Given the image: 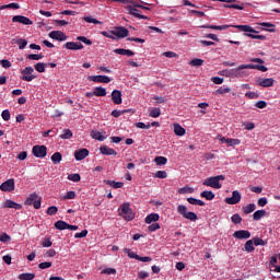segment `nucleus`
Returning <instances> with one entry per match:
<instances>
[{
	"instance_id": "0e129e2a",
	"label": "nucleus",
	"mask_w": 280,
	"mask_h": 280,
	"mask_svg": "<svg viewBox=\"0 0 280 280\" xmlns=\"http://www.w3.org/2000/svg\"><path fill=\"white\" fill-rule=\"evenodd\" d=\"M245 97H248L249 100H258L259 93H257V92H247V93H245Z\"/></svg>"
},
{
	"instance_id": "4c0bfd02",
	"label": "nucleus",
	"mask_w": 280,
	"mask_h": 280,
	"mask_svg": "<svg viewBox=\"0 0 280 280\" xmlns=\"http://www.w3.org/2000/svg\"><path fill=\"white\" fill-rule=\"evenodd\" d=\"M255 209H256L255 203H248L247 206L243 207V213H245V215H248V213H253Z\"/></svg>"
},
{
	"instance_id": "5fc2aeb1",
	"label": "nucleus",
	"mask_w": 280,
	"mask_h": 280,
	"mask_svg": "<svg viewBox=\"0 0 280 280\" xmlns=\"http://www.w3.org/2000/svg\"><path fill=\"white\" fill-rule=\"evenodd\" d=\"M101 275H117V269L108 267L103 269Z\"/></svg>"
},
{
	"instance_id": "f704fd0d",
	"label": "nucleus",
	"mask_w": 280,
	"mask_h": 280,
	"mask_svg": "<svg viewBox=\"0 0 280 280\" xmlns=\"http://www.w3.org/2000/svg\"><path fill=\"white\" fill-rule=\"evenodd\" d=\"M201 198H205L206 200H213L215 198V194L211 190H203L200 194Z\"/></svg>"
},
{
	"instance_id": "2eb2a0df",
	"label": "nucleus",
	"mask_w": 280,
	"mask_h": 280,
	"mask_svg": "<svg viewBox=\"0 0 280 280\" xmlns=\"http://www.w3.org/2000/svg\"><path fill=\"white\" fill-rule=\"evenodd\" d=\"M242 200V194H240L237 190H234L232 192V197L225 198V203L226 205H237Z\"/></svg>"
},
{
	"instance_id": "680f3d73",
	"label": "nucleus",
	"mask_w": 280,
	"mask_h": 280,
	"mask_svg": "<svg viewBox=\"0 0 280 280\" xmlns=\"http://www.w3.org/2000/svg\"><path fill=\"white\" fill-rule=\"evenodd\" d=\"M159 229H161V224L155 222V223H152L151 225H149L148 231L150 233H154V231H159Z\"/></svg>"
},
{
	"instance_id": "a19ab883",
	"label": "nucleus",
	"mask_w": 280,
	"mask_h": 280,
	"mask_svg": "<svg viewBox=\"0 0 280 280\" xmlns=\"http://www.w3.org/2000/svg\"><path fill=\"white\" fill-rule=\"evenodd\" d=\"M240 143H242L240 139L228 138V148H235V145H240Z\"/></svg>"
},
{
	"instance_id": "4d7b16f0",
	"label": "nucleus",
	"mask_w": 280,
	"mask_h": 280,
	"mask_svg": "<svg viewBox=\"0 0 280 280\" xmlns=\"http://www.w3.org/2000/svg\"><path fill=\"white\" fill-rule=\"evenodd\" d=\"M1 117H2L3 121H10V119H11L10 109L2 110Z\"/></svg>"
},
{
	"instance_id": "13d9d810",
	"label": "nucleus",
	"mask_w": 280,
	"mask_h": 280,
	"mask_svg": "<svg viewBox=\"0 0 280 280\" xmlns=\"http://www.w3.org/2000/svg\"><path fill=\"white\" fill-rule=\"evenodd\" d=\"M252 241L254 246H266V242L262 238L254 237Z\"/></svg>"
},
{
	"instance_id": "ea45409f",
	"label": "nucleus",
	"mask_w": 280,
	"mask_h": 280,
	"mask_svg": "<svg viewBox=\"0 0 280 280\" xmlns=\"http://www.w3.org/2000/svg\"><path fill=\"white\" fill-rule=\"evenodd\" d=\"M150 117H153V119H156L158 117H161V108L159 107H153L150 113H149Z\"/></svg>"
},
{
	"instance_id": "a211bd4d",
	"label": "nucleus",
	"mask_w": 280,
	"mask_h": 280,
	"mask_svg": "<svg viewBox=\"0 0 280 280\" xmlns=\"http://www.w3.org/2000/svg\"><path fill=\"white\" fill-rule=\"evenodd\" d=\"M13 23H21L22 25H34V22L25 15H15L12 18Z\"/></svg>"
},
{
	"instance_id": "b1692460",
	"label": "nucleus",
	"mask_w": 280,
	"mask_h": 280,
	"mask_svg": "<svg viewBox=\"0 0 280 280\" xmlns=\"http://www.w3.org/2000/svg\"><path fill=\"white\" fill-rule=\"evenodd\" d=\"M89 156V149H79L74 152L75 161H84Z\"/></svg>"
},
{
	"instance_id": "7c9ffc66",
	"label": "nucleus",
	"mask_w": 280,
	"mask_h": 280,
	"mask_svg": "<svg viewBox=\"0 0 280 280\" xmlns=\"http://www.w3.org/2000/svg\"><path fill=\"white\" fill-rule=\"evenodd\" d=\"M69 228V223L59 220L55 223V229H57V231H67Z\"/></svg>"
},
{
	"instance_id": "7ed1b4c3",
	"label": "nucleus",
	"mask_w": 280,
	"mask_h": 280,
	"mask_svg": "<svg viewBox=\"0 0 280 280\" xmlns=\"http://www.w3.org/2000/svg\"><path fill=\"white\" fill-rule=\"evenodd\" d=\"M118 215L125 219L126 222H132V220H135V212L132 211V208H130V202L120 205L118 208Z\"/></svg>"
},
{
	"instance_id": "bf43d9fd",
	"label": "nucleus",
	"mask_w": 280,
	"mask_h": 280,
	"mask_svg": "<svg viewBox=\"0 0 280 280\" xmlns=\"http://www.w3.org/2000/svg\"><path fill=\"white\" fill-rule=\"evenodd\" d=\"M77 40H79L80 43H84V45H93V42L86 38V36H78Z\"/></svg>"
},
{
	"instance_id": "052dcab7",
	"label": "nucleus",
	"mask_w": 280,
	"mask_h": 280,
	"mask_svg": "<svg viewBox=\"0 0 280 280\" xmlns=\"http://www.w3.org/2000/svg\"><path fill=\"white\" fill-rule=\"evenodd\" d=\"M233 224H242V217L238 213H235L231 218Z\"/></svg>"
},
{
	"instance_id": "37998d69",
	"label": "nucleus",
	"mask_w": 280,
	"mask_h": 280,
	"mask_svg": "<svg viewBox=\"0 0 280 280\" xmlns=\"http://www.w3.org/2000/svg\"><path fill=\"white\" fill-rule=\"evenodd\" d=\"M20 280H34L36 279V275L35 273H21L19 276Z\"/></svg>"
},
{
	"instance_id": "393cba45",
	"label": "nucleus",
	"mask_w": 280,
	"mask_h": 280,
	"mask_svg": "<svg viewBox=\"0 0 280 280\" xmlns=\"http://www.w3.org/2000/svg\"><path fill=\"white\" fill-rule=\"evenodd\" d=\"M112 102H114L116 105H119L124 102V98H121V91L114 90L112 92Z\"/></svg>"
},
{
	"instance_id": "0eeeda50",
	"label": "nucleus",
	"mask_w": 280,
	"mask_h": 280,
	"mask_svg": "<svg viewBox=\"0 0 280 280\" xmlns=\"http://www.w3.org/2000/svg\"><path fill=\"white\" fill-rule=\"evenodd\" d=\"M43 202V197L38 196L36 192H32L28 195L26 200L24 201V205L32 206L34 209H40V205Z\"/></svg>"
},
{
	"instance_id": "ddd939ff",
	"label": "nucleus",
	"mask_w": 280,
	"mask_h": 280,
	"mask_svg": "<svg viewBox=\"0 0 280 280\" xmlns=\"http://www.w3.org/2000/svg\"><path fill=\"white\" fill-rule=\"evenodd\" d=\"M89 80H91V82H96L97 84H109V82H112L110 77L108 75H90Z\"/></svg>"
},
{
	"instance_id": "4be33fe9",
	"label": "nucleus",
	"mask_w": 280,
	"mask_h": 280,
	"mask_svg": "<svg viewBox=\"0 0 280 280\" xmlns=\"http://www.w3.org/2000/svg\"><path fill=\"white\" fill-rule=\"evenodd\" d=\"M258 25H260V27H262L261 28L262 32H271V33L277 32V25H275L273 23L260 22V23H258Z\"/></svg>"
},
{
	"instance_id": "a18cd8bd",
	"label": "nucleus",
	"mask_w": 280,
	"mask_h": 280,
	"mask_svg": "<svg viewBox=\"0 0 280 280\" xmlns=\"http://www.w3.org/2000/svg\"><path fill=\"white\" fill-rule=\"evenodd\" d=\"M155 165H167V158L165 156H156L154 159Z\"/></svg>"
},
{
	"instance_id": "cd10ccee",
	"label": "nucleus",
	"mask_w": 280,
	"mask_h": 280,
	"mask_svg": "<svg viewBox=\"0 0 280 280\" xmlns=\"http://www.w3.org/2000/svg\"><path fill=\"white\" fill-rule=\"evenodd\" d=\"M114 54H118V56H127L128 58L135 56V51L130 49H124V48L114 49Z\"/></svg>"
},
{
	"instance_id": "a878e982",
	"label": "nucleus",
	"mask_w": 280,
	"mask_h": 280,
	"mask_svg": "<svg viewBox=\"0 0 280 280\" xmlns=\"http://www.w3.org/2000/svg\"><path fill=\"white\" fill-rule=\"evenodd\" d=\"M173 131L176 137H185V133L187 132V130H185L178 122L173 124Z\"/></svg>"
},
{
	"instance_id": "aec40b11",
	"label": "nucleus",
	"mask_w": 280,
	"mask_h": 280,
	"mask_svg": "<svg viewBox=\"0 0 280 280\" xmlns=\"http://www.w3.org/2000/svg\"><path fill=\"white\" fill-rule=\"evenodd\" d=\"M223 3H226L223 7L230 10H244V4H237V0H225Z\"/></svg>"
},
{
	"instance_id": "6ab92c4d",
	"label": "nucleus",
	"mask_w": 280,
	"mask_h": 280,
	"mask_svg": "<svg viewBox=\"0 0 280 280\" xmlns=\"http://www.w3.org/2000/svg\"><path fill=\"white\" fill-rule=\"evenodd\" d=\"M235 240H250V232L247 230H238L233 233Z\"/></svg>"
},
{
	"instance_id": "9b49d317",
	"label": "nucleus",
	"mask_w": 280,
	"mask_h": 280,
	"mask_svg": "<svg viewBox=\"0 0 280 280\" xmlns=\"http://www.w3.org/2000/svg\"><path fill=\"white\" fill-rule=\"evenodd\" d=\"M112 34L117 38H128L130 31L124 26H117L112 31Z\"/></svg>"
},
{
	"instance_id": "473e14b6",
	"label": "nucleus",
	"mask_w": 280,
	"mask_h": 280,
	"mask_svg": "<svg viewBox=\"0 0 280 280\" xmlns=\"http://www.w3.org/2000/svg\"><path fill=\"white\" fill-rule=\"evenodd\" d=\"M50 161H52L54 165H59L62 162V153L56 152L51 155Z\"/></svg>"
},
{
	"instance_id": "4468645a",
	"label": "nucleus",
	"mask_w": 280,
	"mask_h": 280,
	"mask_svg": "<svg viewBox=\"0 0 280 280\" xmlns=\"http://www.w3.org/2000/svg\"><path fill=\"white\" fill-rule=\"evenodd\" d=\"M49 38H52V40H59L60 43H62L67 40L69 37L62 31H51L49 33Z\"/></svg>"
},
{
	"instance_id": "bb28decb",
	"label": "nucleus",
	"mask_w": 280,
	"mask_h": 280,
	"mask_svg": "<svg viewBox=\"0 0 280 280\" xmlns=\"http://www.w3.org/2000/svg\"><path fill=\"white\" fill-rule=\"evenodd\" d=\"M91 138L95 139V141H105L106 140V132L97 131V130H92L91 131Z\"/></svg>"
},
{
	"instance_id": "1a4fd4ad",
	"label": "nucleus",
	"mask_w": 280,
	"mask_h": 280,
	"mask_svg": "<svg viewBox=\"0 0 280 280\" xmlns=\"http://www.w3.org/2000/svg\"><path fill=\"white\" fill-rule=\"evenodd\" d=\"M124 253H126L129 259H137V261H142L144 264L152 261V257L150 256L141 257L137 253L132 252V249L130 248H125Z\"/></svg>"
},
{
	"instance_id": "8fccbe9b",
	"label": "nucleus",
	"mask_w": 280,
	"mask_h": 280,
	"mask_svg": "<svg viewBox=\"0 0 280 280\" xmlns=\"http://www.w3.org/2000/svg\"><path fill=\"white\" fill-rule=\"evenodd\" d=\"M45 58V56L43 54H31L27 55V59L28 60H43Z\"/></svg>"
},
{
	"instance_id": "f03ea898",
	"label": "nucleus",
	"mask_w": 280,
	"mask_h": 280,
	"mask_svg": "<svg viewBox=\"0 0 280 280\" xmlns=\"http://www.w3.org/2000/svg\"><path fill=\"white\" fill-rule=\"evenodd\" d=\"M235 30H240V32H244V36L247 38H253L254 40H266V35H259V31L254 30L250 25H235Z\"/></svg>"
},
{
	"instance_id": "6e6552de",
	"label": "nucleus",
	"mask_w": 280,
	"mask_h": 280,
	"mask_svg": "<svg viewBox=\"0 0 280 280\" xmlns=\"http://www.w3.org/2000/svg\"><path fill=\"white\" fill-rule=\"evenodd\" d=\"M21 74V80H23V82H32L33 80H36V74H34V68L32 66L22 69Z\"/></svg>"
},
{
	"instance_id": "dca6fc26",
	"label": "nucleus",
	"mask_w": 280,
	"mask_h": 280,
	"mask_svg": "<svg viewBox=\"0 0 280 280\" xmlns=\"http://www.w3.org/2000/svg\"><path fill=\"white\" fill-rule=\"evenodd\" d=\"M3 209H15L16 211H21L23 209V205L15 202L12 199H7L2 203Z\"/></svg>"
},
{
	"instance_id": "5701e85b",
	"label": "nucleus",
	"mask_w": 280,
	"mask_h": 280,
	"mask_svg": "<svg viewBox=\"0 0 280 280\" xmlns=\"http://www.w3.org/2000/svg\"><path fill=\"white\" fill-rule=\"evenodd\" d=\"M100 152L104 156H117V151H115V149L107 147V145L101 147Z\"/></svg>"
},
{
	"instance_id": "f257e3e1",
	"label": "nucleus",
	"mask_w": 280,
	"mask_h": 280,
	"mask_svg": "<svg viewBox=\"0 0 280 280\" xmlns=\"http://www.w3.org/2000/svg\"><path fill=\"white\" fill-rule=\"evenodd\" d=\"M249 62H257L255 63H247V65H241L233 69H225L222 70V75L225 78H246L248 75V72L244 69H256V71H261L262 73H266L268 71V67L264 66V59L261 58H252L249 59Z\"/></svg>"
},
{
	"instance_id": "c03bdc74",
	"label": "nucleus",
	"mask_w": 280,
	"mask_h": 280,
	"mask_svg": "<svg viewBox=\"0 0 280 280\" xmlns=\"http://www.w3.org/2000/svg\"><path fill=\"white\" fill-rule=\"evenodd\" d=\"M59 137L60 139H71V137H73V131H71V129H63L62 135Z\"/></svg>"
},
{
	"instance_id": "de8ad7c7",
	"label": "nucleus",
	"mask_w": 280,
	"mask_h": 280,
	"mask_svg": "<svg viewBox=\"0 0 280 280\" xmlns=\"http://www.w3.org/2000/svg\"><path fill=\"white\" fill-rule=\"evenodd\" d=\"M189 65L191 67H202V65H205V60L195 58L189 62Z\"/></svg>"
},
{
	"instance_id": "58836bf2",
	"label": "nucleus",
	"mask_w": 280,
	"mask_h": 280,
	"mask_svg": "<svg viewBox=\"0 0 280 280\" xmlns=\"http://www.w3.org/2000/svg\"><path fill=\"white\" fill-rule=\"evenodd\" d=\"M106 185H110L113 189H121V187H124L122 182H115V180H107Z\"/></svg>"
},
{
	"instance_id": "f8f14e48",
	"label": "nucleus",
	"mask_w": 280,
	"mask_h": 280,
	"mask_svg": "<svg viewBox=\"0 0 280 280\" xmlns=\"http://www.w3.org/2000/svg\"><path fill=\"white\" fill-rule=\"evenodd\" d=\"M15 189L14 178L7 179L0 185L1 191H7L9 194H12Z\"/></svg>"
},
{
	"instance_id": "72a5a7b5",
	"label": "nucleus",
	"mask_w": 280,
	"mask_h": 280,
	"mask_svg": "<svg viewBox=\"0 0 280 280\" xmlns=\"http://www.w3.org/2000/svg\"><path fill=\"white\" fill-rule=\"evenodd\" d=\"M20 9H21V4L16 2H12V3L0 7V10H20Z\"/></svg>"
},
{
	"instance_id": "c85d7f7f",
	"label": "nucleus",
	"mask_w": 280,
	"mask_h": 280,
	"mask_svg": "<svg viewBox=\"0 0 280 280\" xmlns=\"http://www.w3.org/2000/svg\"><path fill=\"white\" fill-rule=\"evenodd\" d=\"M160 218L161 217L159 215V213H150L145 217L144 222L145 224H152V222L156 223L159 222Z\"/></svg>"
},
{
	"instance_id": "09e8293b",
	"label": "nucleus",
	"mask_w": 280,
	"mask_h": 280,
	"mask_svg": "<svg viewBox=\"0 0 280 280\" xmlns=\"http://www.w3.org/2000/svg\"><path fill=\"white\" fill-rule=\"evenodd\" d=\"M75 197H77L75 191L70 190L66 195H63L62 199L63 200H75Z\"/></svg>"
},
{
	"instance_id": "412c9836",
	"label": "nucleus",
	"mask_w": 280,
	"mask_h": 280,
	"mask_svg": "<svg viewBox=\"0 0 280 280\" xmlns=\"http://www.w3.org/2000/svg\"><path fill=\"white\" fill-rule=\"evenodd\" d=\"M257 84L258 86H262L264 89H270V86H275V79L272 78L258 79Z\"/></svg>"
},
{
	"instance_id": "e2e57ef3",
	"label": "nucleus",
	"mask_w": 280,
	"mask_h": 280,
	"mask_svg": "<svg viewBox=\"0 0 280 280\" xmlns=\"http://www.w3.org/2000/svg\"><path fill=\"white\" fill-rule=\"evenodd\" d=\"M178 194H194L192 187H183L178 189Z\"/></svg>"
},
{
	"instance_id": "603ef678",
	"label": "nucleus",
	"mask_w": 280,
	"mask_h": 280,
	"mask_svg": "<svg viewBox=\"0 0 280 280\" xmlns=\"http://www.w3.org/2000/svg\"><path fill=\"white\" fill-rule=\"evenodd\" d=\"M124 113H130V109H125V110L114 109L112 112V117H121Z\"/></svg>"
},
{
	"instance_id": "69168bd1",
	"label": "nucleus",
	"mask_w": 280,
	"mask_h": 280,
	"mask_svg": "<svg viewBox=\"0 0 280 280\" xmlns=\"http://www.w3.org/2000/svg\"><path fill=\"white\" fill-rule=\"evenodd\" d=\"M19 49H25L27 47V39L20 38L18 39Z\"/></svg>"
},
{
	"instance_id": "e433bc0d",
	"label": "nucleus",
	"mask_w": 280,
	"mask_h": 280,
	"mask_svg": "<svg viewBox=\"0 0 280 280\" xmlns=\"http://www.w3.org/2000/svg\"><path fill=\"white\" fill-rule=\"evenodd\" d=\"M261 218H266V210H257L253 214V219L256 221L261 220Z\"/></svg>"
},
{
	"instance_id": "2f4dec72",
	"label": "nucleus",
	"mask_w": 280,
	"mask_h": 280,
	"mask_svg": "<svg viewBox=\"0 0 280 280\" xmlns=\"http://www.w3.org/2000/svg\"><path fill=\"white\" fill-rule=\"evenodd\" d=\"M225 93H231V88H229V85L220 86L213 92L214 95H225Z\"/></svg>"
},
{
	"instance_id": "338daca9",
	"label": "nucleus",
	"mask_w": 280,
	"mask_h": 280,
	"mask_svg": "<svg viewBox=\"0 0 280 280\" xmlns=\"http://www.w3.org/2000/svg\"><path fill=\"white\" fill-rule=\"evenodd\" d=\"M136 127L140 128L141 130H150V122H148L147 125L144 122H137Z\"/></svg>"
},
{
	"instance_id": "f3484780",
	"label": "nucleus",
	"mask_w": 280,
	"mask_h": 280,
	"mask_svg": "<svg viewBox=\"0 0 280 280\" xmlns=\"http://www.w3.org/2000/svg\"><path fill=\"white\" fill-rule=\"evenodd\" d=\"M65 49H69L70 51H80L84 49V45L78 42H68L63 45Z\"/></svg>"
},
{
	"instance_id": "c756f323",
	"label": "nucleus",
	"mask_w": 280,
	"mask_h": 280,
	"mask_svg": "<svg viewBox=\"0 0 280 280\" xmlns=\"http://www.w3.org/2000/svg\"><path fill=\"white\" fill-rule=\"evenodd\" d=\"M94 95L95 97H106L107 95L106 89L103 86L94 88Z\"/></svg>"
},
{
	"instance_id": "423d86ee",
	"label": "nucleus",
	"mask_w": 280,
	"mask_h": 280,
	"mask_svg": "<svg viewBox=\"0 0 280 280\" xmlns=\"http://www.w3.org/2000/svg\"><path fill=\"white\" fill-rule=\"evenodd\" d=\"M177 213L190 222H196L198 220V214H196V212L188 211L187 206L185 205L177 206Z\"/></svg>"
},
{
	"instance_id": "9d476101",
	"label": "nucleus",
	"mask_w": 280,
	"mask_h": 280,
	"mask_svg": "<svg viewBox=\"0 0 280 280\" xmlns=\"http://www.w3.org/2000/svg\"><path fill=\"white\" fill-rule=\"evenodd\" d=\"M32 154L35 159H45V156H47V147L36 144L32 148Z\"/></svg>"
},
{
	"instance_id": "c9c22d12",
	"label": "nucleus",
	"mask_w": 280,
	"mask_h": 280,
	"mask_svg": "<svg viewBox=\"0 0 280 280\" xmlns=\"http://www.w3.org/2000/svg\"><path fill=\"white\" fill-rule=\"evenodd\" d=\"M244 250L245 253H253L255 250V243H253V240H249L245 243Z\"/></svg>"
},
{
	"instance_id": "774afa93",
	"label": "nucleus",
	"mask_w": 280,
	"mask_h": 280,
	"mask_svg": "<svg viewBox=\"0 0 280 280\" xmlns=\"http://www.w3.org/2000/svg\"><path fill=\"white\" fill-rule=\"evenodd\" d=\"M167 176V172L165 171H158L154 175V178H165Z\"/></svg>"
},
{
	"instance_id": "3c124183",
	"label": "nucleus",
	"mask_w": 280,
	"mask_h": 280,
	"mask_svg": "<svg viewBox=\"0 0 280 280\" xmlns=\"http://www.w3.org/2000/svg\"><path fill=\"white\" fill-rule=\"evenodd\" d=\"M83 20L86 22V23H93L94 25H102V22L98 21L97 19H94L92 16H85L83 18Z\"/></svg>"
},
{
	"instance_id": "49530a36",
	"label": "nucleus",
	"mask_w": 280,
	"mask_h": 280,
	"mask_svg": "<svg viewBox=\"0 0 280 280\" xmlns=\"http://www.w3.org/2000/svg\"><path fill=\"white\" fill-rule=\"evenodd\" d=\"M46 67H47V63L38 62L35 65V71H38V73H45Z\"/></svg>"
},
{
	"instance_id": "20e7f679",
	"label": "nucleus",
	"mask_w": 280,
	"mask_h": 280,
	"mask_svg": "<svg viewBox=\"0 0 280 280\" xmlns=\"http://www.w3.org/2000/svg\"><path fill=\"white\" fill-rule=\"evenodd\" d=\"M220 180H225L224 175L211 176L203 179L202 185L205 187H211L212 189H222V183Z\"/></svg>"
},
{
	"instance_id": "864d4df0",
	"label": "nucleus",
	"mask_w": 280,
	"mask_h": 280,
	"mask_svg": "<svg viewBox=\"0 0 280 280\" xmlns=\"http://www.w3.org/2000/svg\"><path fill=\"white\" fill-rule=\"evenodd\" d=\"M47 215H56L58 213V207L56 206H50L46 210Z\"/></svg>"
},
{
	"instance_id": "6e6d98bb",
	"label": "nucleus",
	"mask_w": 280,
	"mask_h": 280,
	"mask_svg": "<svg viewBox=\"0 0 280 280\" xmlns=\"http://www.w3.org/2000/svg\"><path fill=\"white\" fill-rule=\"evenodd\" d=\"M11 240L12 237L8 235V233H0V242H2L3 244H7V242H10Z\"/></svg>"
},
{
	"instance_id": "79ce46f5",
	"label": "nucleus",
	"mask_w": 280,
	"mask_h": 280,
	"mask_svg": "<svg viewBox=\"0 0 280 280\" xmlns=\"http://www.w3.org/2000/svg\"><path fill=\"white\" fill-rule=\"evenodd\" d=\"M68 180H71L72 183H80V180H82V177L78 173L69 174Z\"/></svg>"
},
{
	"instance_id": "39448f33",
	"label": "nucleus",
	"mask_w": 280,
	"mask_h": 280,
	"mask_svg": "<svg viewBox=\"0 0 280 280\" xmlns=\"http://www.w3.org/2000/svg\"><path fill=\"white\" fill-rule=\"evenodd\" d=\"M137 8H141L142 10H150V8L148 7H143L140 3L133 2V4L127 5L128 14H131V16H135L136 19H142L143 21H148V16L141 14V12Z\"/></svg>"
}]
</instances>
